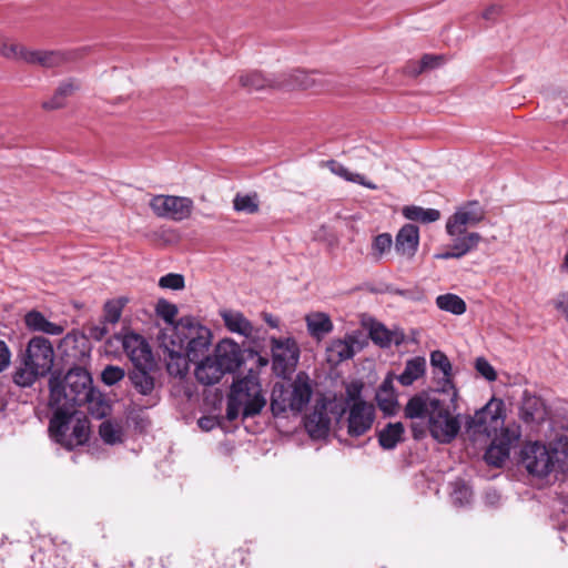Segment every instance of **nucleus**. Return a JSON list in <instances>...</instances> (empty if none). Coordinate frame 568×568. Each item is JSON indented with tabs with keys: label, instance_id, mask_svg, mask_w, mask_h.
I'll list each match as a JSON object with an SVG mask.
<instances>
[{
	"label": "nucleus",
	"instance_id": "nucleus-1",
	"mask_svg": "<svg viewBox=\"0 0 568 568\" xmlns=\"http://www.w3.org/2000/svg\"><path fill=\"white\" fill-rule=\"evenodd\" d=\"M457 403H446L445 398L426 392L410 397L404 415L409 419H426L430 436L439 444H450L462 428V415Z\"/></svg>",
	"mask_w": 568,
	"mask_h": 568
},
{
	"label": "nucleus",
	"instance_id": "nucleus-2",
	"mask_svg": "<svg viewBox=\"0 0 568 568\" xmlns=\"http://www.w3.org/2000/svg\"><path fill=\"white\" fill-rule=\"evenodd\" d=\"M50 406L75 409L92 394L91 374L83 367H72L63 378L53 375L49 381Z\"/></svg>",
	"mask_w": 568,
	"mask_h": 568
},
{
	"label": "nucleus",
	"instance_id": "nucleus-3",
	"mask_svg": "<svg viewBox=\"0 0 568 568\" xmlns=\"http://www.w3.org/2000/svg\"><path fill=\"white\" fill-rule=\"evenodd\" d=\"M54 349L43 336L29 339L21 363L13 373V382L20 387H31L39 378L47 376L54 364Z\"/></svg>",
	"mask_w": 568,
	"mask_h": 568
},
{
	"label": "nucleus",
	"instance_id": "nucleus-4",
	"mask_svg": "<svg viewBox=\"0 0 568 568\" xmlns=\"http://www.w3.org/2000/svg\"><path fill=\"white\" fill-rule=\"evenodd\" d=\"M266 405L258 376L251 372L243 378L234 381L227 396L226 418L235 420L240 415L243 419L258 415Z\"/></svg>",
	"mask_w": 568,
	"mask_h": 568
},
{
	"label": "nucleus",
	"instance_id": "nucleus-5",
	"mask_svg": "<svg viewBox=\"0 0 568 568\" xmlns=\"http://www.w3.org/2000/svg\"><path fill=\"white\" fill-rule=\"evenodd\" d=\"M52 408L54 413L49 424L51 438L69 450L83 445L89 439L88 418L75 409Z\"/></svg>",
	"mask_w": 568,
	"mask_h": 568
},
{
	"label": "nucleus",
	"instance_id": "nucleus-6",
	"mask_svg": "<svg viewBox=\"0 0 568 568\" xmlns=\"http://www.w3.org/2000/svg\"><path fill=\"white\" fill-rule=\"evenodd\" d=\"M312 387L304 373L297 374L291 383H276L271 396V410L275 417L297 415L310 403Z\"/></svg>",
	"mask_w": 568,
	"mask_h": 568
},
{
	"label": "nucleus",
	"instance_id": "nucleus-7",
	"mask_svg": "<svg viewBox=\"0 0 568 568\" xmlns=\"http://www.w3.org/2000/svg\"><path fill=\"white\" fill-rule=\"evenodd\" d=\"M211 331L200 324L193 317H182L174 327L173 345H178L180 351L190 362L196 363L205 357L211 347Z\"/></svg>",
	"mask_w": 568,
	"mask_h": 568
},
{
	"label": "nucleus",
	"instance_id": "nucleus-8",
	"mask_svg": "<svg viewBox=\"0 0 568 568\" xmlns=\"http://www.w3.org/2000/svg\"><path fill=\"white\" fill-rule=\"evenodd\" d=\"M559 460V452L551 444L530 442L525 444L520 452V465L529 475L537 478L547 477Z\"/></svg>",
	"mask_w": 568,
	"mask_h": 568
},
{
	"label": "nucleus",
	"instance_id": "nucleus-9",
	"mask_svg": "<svg viewBox=\"0 0 568 568\" xmlns=\"http://www.w3.org/2000/svg\"><path fill=\"white\" fill-rule=\"evenodd\" d=\"M467 429L474 434L495 435L504 427V403L491 398L483 408L466 422Z\"/></svg>",
	"mask_w": 568,
	"mask_h": 568
},
{
	"label": "nucleus",
	"instance_id": "nucleus-10",
	"mask_svg": "<svg viewBox=\"0 0 568 568\" xmlns=\"http://www.w3.org/2000/svg\"><path fill=\"white\" fill-rule=\"evenodd\" d=\"M150 207L159 217L180 222L191 216L193 201L186 196L160 194L150 200Z\"/></svg>",
	"mask_w": 568,
	"mask_h": 568
},
{
	"label": "nucleus",
	"instance_id": "nucleus-11",
	"mask_svg": "<svg viewBox=\"0 0 568 568\" xmlns=\"http://www.w3.org/2000/svg\"><path fill=\"white\" fill-rule=\"evenodd\" d=\"M273 369L280 376L292 373L300 359V348L294 338H271Z\"/></svg>",
	"mask_w": 568,
	"mask_h": 568
},
{
	"label": "nucleus",
	"instance_id": "nucleus-12",
	"mask_svg": "<svg viewBox=\"0 0 568 568\" xmlns=\"http://www.w3.org/2000/svg\"><path fill=\"white\" fill-rule=\"evenodd\" d=\"M345 414L347 434L354 438L361 437L371 430L376 417L375 406L367 402L348 404Z\"/></svg>",
	"mask_w": 568,
	"mask_h": 568
},
{
	"label": "nucleus",
	"instance_id": "nucleus-13",
	"mask_svg": "<svg viewBox=\"0 0 568 568\" xmlns=\"http://www.w3.org/2000/svg\"><path fill=\"white\" fill-rule=\"evenodd\" d=\"M485 219V210L476 201L460 206L446 222V232L450 237L462 235L467 227L476 226Z\"/></svg>",
	"mask_w": 568,
	"mask_h": 568
},
{
	"label": "nucleus",
	"instance_id": "nucleus-14",
	"mask_svg": "<svg viewBox=\"0 0 568 568\" xmlns=\"http://www.w3.org/2000/svg\"><path fill=\"white\" fill-rule=\"evenodd\" d=\"M124 352L134 367H153L154 361L146 341L139 334L128 333L122 338Z\"/></svg>",
	"mask_w": 568,
	"mask_h": 568
},
{
	"label": "nucleus",
	"instance_id": "nucleus-15",
	"mask_svg": "<svg viewBox=\"0 0 568 568\" xmlns=\"http://www.w3.org/2000/svg\"><path fill=\"white\" fill-rule=\"evenodd\" d=\"M213 356L219 361L224 373H232L242 363V352L235 342L223 339L215 348Z\"/></svg>",
	"mask_w": 568,
	"mask_h": 568
},
{
	"label": "nucleus",
	"instance_id": "nucleus-16",
	"mask_svg": "<svg viewBox=\"0 0 568 568\" xmlns=\"http://www.w3.org/2000/svg\"><path fill=\"white\" fill-rule=\"evenodd\" d=\"M419 245V230L414 224H405L395 237V251L406 258L415 256Z\"/></svg>",
	"mask_w": 568,
	"mask_h": 568
},
{
	"label": "nucleus",
	"instance_id": "nucleus-17",
	"mask_svg": "<svg viewBox=\"0 0 568 568\" xmlns=\"http://www.w3.org/2000/svg\"><path fill=\"white\" fill-rule=\"evenodd\" d=\"M358 341L354 334H348L345 338H337L331 342L326 348L327 361L331 364H339L343 361L349 359L355 354V345Z\"/></svg>",
	"mask_w": 568,
	"mask_h": 568
},
{
	"label": "nucleus",
	"instance_id": "nucleus-18",
	"mask_svg": "<svg viewBox=\"0 0 568 568\" xmlns=\"http://www.w3.org/2000/svg\"><path fill=\"white\" fill-rule=\"evenodd\" d=\"M329 427L331 417L324 405L321 407L316 406L314 410L306 416L305 428L313 438H324L328 434Z\"/></svg>",
	"mask_w": 568,
	"mask_h": 568
},
{
	"label": "nucleus",
	"instance_id": "nucleus-19",
	"mask_svg": "<svg viewBox=\"0 0 568 568\" xmlns=\"http://www.w3.org/2000/svg\"><path fill=\"white\" fill-rule=\"evenodd\" d=\"M195 368L196 379L203 385H213L225 374L213 355H206L200 359Z\"/></svg>",
	"mask_w": 568,
	"mask_h": 568
},
{
	"label": "nucleus",
	"instance_id": "nucleus-20",
	"mask_svg": "<svg viewBox=\"0 0 568 568\" xmlns=\"http://www.w3.org/2000/svg\"><path fill=\"white\" fill-rule=\"evenodd\" d=\"M24 324L28 329L43 334L58 336L63 334L64 325L50 322L41 312L30 311L24 315Z\"/></svg>",
	"mask_w": 568,
	"mask_h": 568
},
{
	"label": "nucleus",
	"instance_id": "nucleus-21",
	"mask_svg": "<svg viewBox=\"0 0 568 568\" xmlns=\"http://www.w3.org/2000/svg\"><path fill=\"white\" fill-rule=\"evenodd\" d=\"M369 337L376 345L383 348L390 347L392 345L399 346L405 341V334L402 331H389L381 323H373L371 325Z\"/></svg>",
	"mask_w": 568,
	"mask_h": 568
},
{
	"label": "nucleus",
	"instance_id": "nucleus-22",
	"mask_svg": "<svg viewBox=\"0 0 568 568\" xmlns=\"http://www.w3.org/2000/svg\"><path fill=\"white\" fill-rule=\"evenodd\" d=\"M224 325L232 333L240 334L244 337H251L254 334V327L251 322L240 312L236 311H223L221 313Z\"/></svg>",
	"mask_w": 568,
	"mask_h": 568
},
{
	"label": "nucleus",
	"instance_id": "nucleus-23",
	"mask_svg": "<svg viewBox=\"0 0 568 568\" xmlns=\"http://www.w3.org/2000/svg\"><path fill=\"white\" fill-rule=\"evenodd\" d=\"M310 335L317 341L333 331V323L329 316L322 312L311 313L305 317Z\"/></svg>",
	"mask_w": 568,
	"mask_h": 568
},
{
	"label": "nucleus",
	"instance_id": "nucleus-24",
	"mask_svg": "<svg viewBox=\"0 0 568 568\" xmlns=\"http://www.w3.org/2000/svg\"><path fill=\"white\" fill-rule=\"evenodd\" d=\"M393 381H394L393 376L388 375L383 381V383L381 384V386L378 387V389L376 392L377 404H378L379 408L387 414L393 413L397 405V398H396V393L394 389Z\"/></svg>",
	"mask_w": 568,
	"mask_h": 568
},
{
	"label": "nucleus",
	"instance_id": "nucleus-25",
	"mask_svg": "<svg viewBox=\"0 0 568 568\" xmlns=\"http://www.w3.org/2000/svg\"><path fill=\"white\" fill-rule=\"evenodd\" d=\"M333 174L344 179L345 181L361 184L369 190H376L377 186L373 182L366 180V178L359 173L351 172L346 166L335 160H328L323 162Z\"/></svg>",
	"mask_w": 568,
	"mask_h": 568
},
{
	"label": "nucleus",
	"instance_id": "nucleus-26",
	"mask_svg": "<svg viewBox=\"0 0 568 568\" xmlns=\"http://www.w3.org/2000/svg\"><path fill=\"white\" fill-rule=\"evenodd\" d=\"M425 371L426 359L422 356H416L406 362L403 373L397 376V381L403 386H410L425 374Z\"/></svg>",
	"mask_w": 568,
	"mask_h": 568
},
{
	"label": "nucleus",
	"instance_id": "nucleus-27",
	"mask_svg": "<svg viewBox=\"0 0 568 568\" xmlns=\"http://www.w3.org/2000/svg\"><path fill=\"white\" fill-rule=\"evenodd\" d=\"M83 405L87 406L90 415L97 419L104 418L111 412V405L104 395L93 388L88 399L83 400Z\"/></svg>",
	"mask_w": 568,
	"mask_h": 568
},
{
	"label": "nucleus",
	"instance_id": "nucleus-28",
	"mask_svg": "<svg viewBox=\"0 0 568 568\" xmlns=\"http://www.w3.org/2000/svg\"><path fill=\"white\" fill-rule=\"evenodd\" d=\"M404 426L402 423H388L378 433V443L384 449H393L403 440Z\"/></svg>",
	"mask_w": 568,
	"mask_h": 568
},
{
	"label": "nucleus",
	"instance_id": "nucleus-29",
	"mask_svg": "<svg viewBox=\"0 0 568 568\" xmlns=\"http://www.w3.org/2000/svg\"><path fill=\"white\" fill-rule=\"evenodd\" d=\"M152 367H134L130 374V381L134 388L142 395H149L154 388V379L149 374Z\"/></svg>",
	"mask_w": 568,
	"mask_h": 568
},
{
	"label": "nucleus",
	"instance_id": "nucleus-30",
	"mask_svg": "<svg viewBox=\"0 0 568 568\" xmlns=\"http://www.w3.org/2000/svg\"><path fill=\"white\" fill-rule=\"evenodd\" d=\"M78 85L73 81L61 83L55 90L53 97L42 103L45 110H55L64 106L67 99L73 94Z\"/></svg>",
	"mask_w": 568,
	"mask_h": 568
},
{
	"label": "nucleus",
	"instance_id": "nucleus-31",
	"mask_svg": "<svg viewBox=\"0 0 568 568\" xmlns=\"http://www.w3.org/2000/svg\"><path fill=\"white\" fill-rule=\"evenodd\" d=\"M452 240H453L452 246L454 247V250L456 251L458 256L463 257L466 254H468L469 252L474 251L478 246V244L481 240V236L477 232L465 231L464 234L456 235V236L452 237Z\"/></svg>",
	"mask_w": 568,
	"mask_h": 568
},
{
	"label": "nucleus",
	"instance_id": "nucleus-32",
	"mask_svg": "<svg viewBox=\"0 0 568 568\" xmlns=\"http://www.w3.org/2000/svg\"><path fill=\"white\" fill-rule=\"evenodd\" d=\"M239 82L241 87H243L250 92L260 91L265 88H271L275 85V82L273 80L265 78L262 73L257 71H251L240 74Z\"/></svg>",
	"mask_w": 568,
	"mask_h": 568
},
{
	"label": "nucleus",
	"instance_id": "nucleus-33",
	"mask_svg": "<svg viewBox=\"0 0 568 568\" xmlns=\"http://www.w3.org/2000/svg\"><path fill=\"white\" fill-rule=\"evenodd\" d=\"M429 394H435L440 397V395L445 396L446 403H457L459 393L453 383V376L443 375L439 378H435V387Z\"/></svg>",
	"mask_w": 568,
	"mask_h": 568
},
{
	"label": "nucleus",
	"instance_id": "nucleus-34",
	"mask_svg": "<svg viewBox=\"0 0 568 568\" xmlns=\"http://www.w3.org/2000/svg\"><path fill=\"white\" fill-rule=\"evenodd\" d=\"M394 241L389 233H381L373 237L369 255L373 261L378 262L386 257L393 247Z\"/></svg>",
	"mask_w": 568,
	"mask_h": 568
},
{
	"label": "nucleus",
	"instance_id": "nucleus-35",
	"mask_svg": "<svg viewBox=\"0 0 568 568\" xmlns=\"http://www.w3.org/2000/svg\"><path fill=\"white\" fill-rule=\"evenodd\" d=\"M403 215L410 221L422 223H432L440 219V212L436 209H424L422 206L410 205L403 209Z\"/></svg>",
	"mask_w": 568,
	"mask_h": 568
},
{
	"label": "nucleus",
	"instance_id": "nucleus-36",
	"mask_svg": "<svg viewBox=\"0 0 568 568\" xmlns=\"http://www.w3.org/2000/svg\"><path fill=\"white\" fill-rule=\"evenodd\" d=\"M509 456V445L504 442L497 443L493 440L485 452V460L487 464L499 467Z\"/></svg>",
	"mask_w": 568,
	"mask_h": 568
},
{
	"label": "nucleus",
	"instance_id": "nucleus-37",
	"mask_svg": "<svg viewBox=\"0 0 568 568\" xmlns=\"http://www.w3.org/2000/svg\"><path fill=\"white\" fill-rule=\"evenodd\" d=\"M436 305L439 310L455 315H462L466 312V303L458 295L447 293L437 296Z\"/></svg>",
	"mask_w": 568,
	"mask_h": 568
},
{
	"label": "nucleus",
	"instance_id": "nucleus-38",
	"mask_svg": "<svg viewBox=\"0 0 568 568\" xmlns=\"http://www.w3.org/2000/svg\"><path fill=\"white\" fill-rule=\"evenodd\" d=\"M233 209L236 212H242L246 214L257 213L260 210V200L257 193H237L233 199Z\"/></svg>",
	"mask_w": 568,
	"mask_h": 568
},
{
	"label": "nucleus",
	"instance_id": "nucleus-39",
	"mask_svg": "<svg viewBox=\"0 0 568 568\" xmlns=\"http://www.w3.org/2000/svg\"><path fill=\"white\" fill-rule=\"evenodd\" d=\"M129 303V298L126 296H119L105 302L103 306V318L105 323H110L111 325L116 324L122 315V311L124 306Z\"/></svg>",
	"mask_w": 568,
	"mask_h": 568
},
{
	"label": "nucleus",
	"instance_id": "nucleus-40",
	"mask_svg": "<svg viewBox=\"0 0 568 568\" xmlns=\"http://www.w3.org/2000/svg\"><path fill=\"white\" fill-rule=\"evenodd\" d=\"M189 359L185 355L179 351H170V359L166 364V368L170 375L182 377L189 371Z\"/></svg>",
	"mask_w": 568,
	"mask_h": 568
},
{
	"label": "nucleus",
	"instance_id": "nucleus-41",
	"mask_svg": "<svg viewBox=\"0 0 568 568\" xmlns=\"http://www.w3.org/2000/svg\"><path fill=\"white\" fill-rule=\"evenodd\" d=\"M99 434L104 443L113 445L121 442L122 427L116 422L104 420L99 427Z\"/></svg>",
	"mask_w": 568,
	"mask_h": 568
},
{
	"label": "nucleus",
	"instance_id": "nucleus-42",
	"mask_svg": "<svg viewBox=\"0 0 568 568\" xmlns=\"http://www.w3.org/2000/svg\"><path fill=\"white\" fill-rule=\"evenodd\" d=\"M8 59L23 61L28 64L38 65L40 50H31L21 44L12 43Z\"/></svg>",
	"mask_w": 568,
	"mask_h": 568
},
{
	"label": "nucleus",
	"instance_id": "nucleus-43",
	"mask_svg": "<svg viewBox=\"0 0 568 568\" xmlns=\"http://www.w3.org/2000/svg\"><path fill=\"white\" fill-rule=\"evenodd\" d=\"M430 366L434 369V374L437 372L445 376H453V366L447 355L442 351H433L429 356Z\"/></svg>",
	"mask_w": 568,
	"mask_h": 568
},
{
	"label": "nucleus",
	"instance_id": "nucleus-44",
	"mask_svg": "<svg viewBox=\"0 0 568 568\" xmlns=\"http://www.w3.org/2000/svg\"><path fill=\"white\" fill-rule=\"evenodd\" d=\"M450 497L455 505L465 506L470 503L473 493L463 480H456L453 484Z\"/></svg>",
	"mask_w": 568,
	"mask_h": 568
},
{
	"label": "nucleus",
	"instance_id": "nucleus-45",
	"mask_svg": "<svg viewBox=\"0 0 568 568\" xmlns=\"http://www.w3.org/2000/svg\"><path fill=\"white\" fill-rule=\"evenodd\" d=\"M67 60V55L63 52L40 50L38 65L54 68L63 64Z\"/></svg>",
	"mask_w": 568,
	"mask_h": 568
},
{
	"label": "nucleus",
	"instance_id": "nucleus-46",
	"mask_svg": "<svg viewBox=\"0 0 568 568\" xmlns=\"http://www.w3.org/2000/svg\"><path fill=\"white\" fill-rule=\"evenodd\" d=\"M124 375V371L121 367L109 365L102 371L101 379L104 384L111 386L120 382Z\"/></svg>",
	"mask_w": 568,
	"mask_h": 568
},
{
	"label": "nucleus",
	"instance_id": "nucleus-47",
	"mask_svg": "<svg viewBox=\"0 0 568 568\" xmlns=\"http://www.w3.org/2000/svg\"><path fill=\"white\" fill-rule=\"evenodd\" d=\"M159 285L163 288L180 290L184 286V278L180 274L170 273L160 278Z\"/></svg>",
	"mask_w": 568,
	"mask_h": 568
},
{
	"label": "nucleus",
	"instance_id": "nucleus-48",
	"mask_svg": "<svg viewBox=\"0 0 568 568\" xmlns=\"http://www.w3.org/2000/svg\"><path fill=\"white\" fill-rule=\"evenodd\" d=\"M363 383L362 382H352L346 386V407L348 404L365 402L362 397Z\"/></svg>",
	"mask_w": 568,
	"mask_h": 568
},
{
	"label": "nucleus",
	"instance_id": "nucleus-49",
	"mask_svg": "<svg viewBox=\"0 0 568 568\" xmlns=\"http://www.w3.org/2000/svg\"><path fill=\"white\" fill-rule=\"evenodd\" d=\"M475 367L477 372L489 382H494L497 378L495 368L484 357L476 359Z\"/></svg>",
	"mask_w": 568,
	"mask_h": 568
},
{
	"label": "nucleus",
	"instance_id": "nucleus-50",
	"mask_svg": "<svg viewBox=\"0 0 568 568\" xmlns=\"http://www.w3.org/2000/svg\"><path fill=\"white\" fill-rule=\"evenodd\" d=\"M156 312L165 322L172 323L178 314V308L166 301H160Z\"/></svg>",
	"mask_w": 568,
	"mask_h": 568
},
{
	"label": "nucleus",
	"instance_id": "nucleus-51",
	"mask_svg": "<svg viewBox=\"0 0 568 568\" xmlns=\"http://www.w3.org/2000/svg\"><path fill=\"white\" fill-rule=\"evenodd\" d=\"M292 77L295 87L308 89L315 84L314 73H307L305 71L298 70L295 71Z\"/></svg>",
	"mask_w": 568,
	"mask_h": 568
},
{
	"label": "nucleus",
	"instance_id": "nucleus-52",
	"mask_svg": "<svg viewBox=\"0 0 568 568\" xmlns=\"http://www.w3.org/2000/svg\"><path fill=\"white\" fill-rule=\"evenodd\" d=\"M109 325L110 323H105V320L103 318L99 324H95L89 328V335L91 338L95 341H102L109 333Z\"/></svg>",
	"mask_w": 568,
	"mask_h": 568
},
{
	"label": "nucleus",
	"instance_id": "nucleus-53",
	"mask_svg": "<svg viewBox=\"0 0 568 568\" xmlns=\"http://www.w3.org/2000/svg\"><path fill=\"white\" fill-rule=\"evenodd\" d=\"M11 351L8 344L0 339V373L6 371L11 364Z\"/></svg>",
	"mask_w": 568,
	"mask_h": 568
},
{
	"label": "nucleus",
	"instance_id": "nucleus-54",
	"mask_svg": "<svg viewBox=\"0 0 568 568\" xmlns=\"http://www.w3.org/2000/svg\"><path fill=\"white\" fill-rule=\"evenodd\" d=\"M419 61L425 67V69L428 70V69H433V68L439 65V63L442 61V57L433 55V54H425Z\"/></svg>",
	"mask_w": 568,
	"mask_h": 568
},
{
	"label": "nucleus",
	"instance_id": "nucleus-55",
	"mask_svg": "<svg viewBox=\"0 0 568 568\" xmlns=\"http://www.w3.org/2000/svg\"><path fill=\"white\" fill-rule=\"evenodd\" d=\"M197 425L201 429L209 432L217 425V420L214 417L204 416L197 420Z\"/></svg>",
	"mask_w": 568,
	"mask_h": 568
},
{
	"label": "nucleus",
	"instance_id": "nucleus-56",
	"mask_svg": "<svg viewBox=\"0 0 568 568\" xmlns=\"http://www.w3.org/2000/svg\"><path fill=\"white\" fill-rule=\"evenodd\" d=\"M79 339L83 341V337H79L74 333H69L61 339L60 347L67 349L68 347L75 345Z\"/></svg>",
	"mask_w": 568,
	"mask_h": 568
},
{
	"label": "nucleus",
	"instance_id": "nucleus-57",
	"mask_svg": "<svg viewBox=\"0 0 568 568\" xmlns=\"http://www.w3.org/2000/svg\"><path fill=\"white\" fill-rule=\"evenodd\" d=\"M406 70L409 75L417 77L426 69L420 61H412L408 63Z\"/></svg>",
	"mask_w": 568,
	"mask_h": 568
},
{
	"label": "nucleus",
	"instance_id": "nucleus-58",
	"mask_svg": "<svg viewBox=\"0 0 568 568\" xmlns=\"http://www.w3.org/2000/svg\"><path fill=\"white\" fill-rule=\"evenodd\" d=\"M434 257L436 260L460 258L452 245L449 251L436 253Z\"/></svg>",
	"mask_w": 568,
	"mask_h": 568
},
{
	"label": "nucleus",
	"instance_id": "nucleus-59",
	"mask_svg": "<svg viewBox=\"0 0 568 568\" xmlns=\"http://www.w3.org/2000/svg\"><path fill=\"white\" fill-rule=\"evenodd\" d=\"M500 12L498 6H490L483 12V18L486 20H493Z\"/></svg>",
	"mask_w": 568,
	"mask_h": 568
},
{
	"label": "nucleus",
	"instance_id": "nucleus-60",
	"mask_svg": "<svg viewBox=\"0 0 568 568\" xmlns=\"http://www.w3.org/2000/svg\"><path fill=\"white\" fill-rule=\"evenodd\" d=\"M12 48V43H8L2 37H0V54L4 58H9V50Z\"/></svg>",
	"mask_w": 568,
	"mask_h": 568
},
{
	"label": "nucleus",
	"instance_id": "nucleus-61",
	"mask_svg": "<svg viewBox=\"0 0 568 568\" xmlns=\"http://www.w3.org/2000/svg\"><path fill=\"white\" fill-rule=\"evenodd\" d=\"M412 430H413V436L416 439H419V438L424 437V435H425V430L423 428H418L416 425L413 426Z\"/></svg>",
	"mask_w": 568,
	"mask_h": 568
},
{
	"label": "nucleus",
	"instance_id": "nucleus-62",
	"mask_svg": "<svg viewBox=\"0 0 568 568\" xmlns=\"http://www.w3.org/2000/svg\"><path fill=\"white\" fill-rule=\"evenodd\" d=\"M561 270L564 272H568V252L567 254L565 255V258H564V262H562V265H561Z\"/></svg>",
	"mask_w": 568,
	"mask_h": 568
},
{
	"label": "nucleus",
	"instance_id": "nucleus-63",
	"mask_svg": "<svg viewBox=\"0 0 568 568\" xmlns=\"http://www.w3.org/2000/svg\"><path fill=\"white\" fill-rule=\"evenodd\" d=\"M265 321L272 326V327H277V321L276 320H273L272 316H266L265 317Z\"/></svg>",
	"mask_w": 568,
	"mask_h": 568
}]
</instances>
